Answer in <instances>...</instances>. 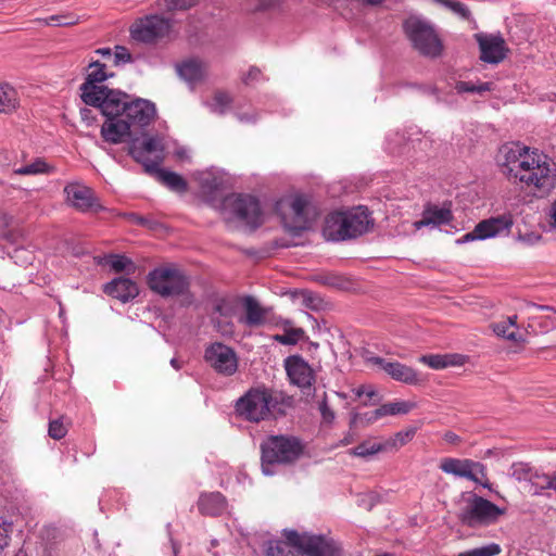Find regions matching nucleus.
<instances>
[{
    "label": "nucleus",
    "mask_w": 556,
    "mask_h": 556,
    "mask_svg": "<svg viewBox=\"0 0 556 556\" xmlns=\"http://www.w3.org/2000/svg\"><path fill=\"white\" fill-rule=\"evenodd\" d=\"M372 224L368 210L358 206L330 213L325 219L323 232L331 241L355 240L368 232Z\"/></svg>",
    "instance_id": "20e7f679"
},
{
    "label": "nucleus",
    "mask_w": 556,
    "mask_h": 556,
    "mask_svg": "<svg viewBox=\"0 0 556 556\" xmlns=\"http://www.w3.org/2000/svg\"><path fill=\"white\" fill-rule=\"evenodd\" d=\"M437 3L444 5L446 9L451 10L454 14L458 15L463 20H470L471 12L469 8L460 2L454 0H433Z\"/></svg>",
    "instance_id": "8fccbe9b"
},
{
    "label": "nucleus",
    "mask_w": 556,
    "mask_h": 556,
    "mask_svg": "<svg viewBox=\"0 0 556 556\" xmlns=\"http://www.w3.org/2000/svg\"><path fill=\"white\" fill-rule=\"evenodd\" d=\"M64 193L66 194L67 203L79 212H99L103 210L92 189L85 185L78 182L68 184L64 188Z\"/></svg>",
    "instance_id": "6ab92c4d"
},
{
    "label": "nucleus",
    "mask_w": 556,
    "mask_h": 556,
    "mask_svg": "<svg viewBox=\"0 0 556 556\" xmlns=\"http://www.w3.org/2000/svg\"><path fill=\"white\" fill-rule=\"evenodd\" d=\"M20 105L17 91L7 83H0V113L10 114Z\"/></svg>",
    "instance_id": "2f4dec72"
},
{
    "label": "nucleus",
    "mask_w": 556,
    "mask_h": 556,
    "mask_svg": "<svg viewBox=\"0 0 556 556\" xmlns=\"http://www.w3.org/2000/svg\"><path fill=\"white\" fill-rule=\"evenodd\" d=\"M108 102L100 109L104 116H121L125 122H129V127L143 128L148 126L154 115L155 106L148 100L131 99L125 92L117 91L109 96Z\"/></svg>",
    "instance_id": "423d86ee"
},
{
    "label": "nucleus",
    "mask_w": 556,
    "mask_h": 556,
    "mask_svg": "<svg viewBox=\"0 0 556 556\" xmlns=\"http://www.w3.org/2000/svg\"><path fill=\"white\" fill-rule=\"evenodd\" d=\"M525 307L534 309L535 313L529 316L528 329L532 332L546 333L556 329V307L541 305L531 301H525Z\"/></svg>",
    "instance_id": "412c9836"
},
{
    "label": "nucleus",
    "mask_w": 556,
    "mask_h": 556,
    "mask_svg": "<svg viewBox=\"0 0 556 556\" xmlns=\"http://www.w3.org/2000/svg\"><path fill=\"white\" fill-rule=\"evenodd\" d=\"M243 314L239 317V324L248 328H258L267 323L271 307L262 306L253 295H244L240 299Z\"/></svg>",
    "instance_id": "5701e85b"
},
{
    "label": "nucleus",
    "mask_w": 556,
    "mask_h": 556,
    "mask_svg": "<svg viewBox=\"0 0 556 556\" xmlns=\"http://www.w3.org/2000/svg\"><path fill=\"white\" fill-rule=\"evenodd\" d=\"M164 144L159 136H151L144 139L141 147L132 141L128 147L129 155L142 164L144 172L153 174L163 161Z\"/></svg>",
    "instance_id": "ddd939ff"
},
{
    "label": "nucleus",
    "mask_w": 556,
    "mask_h": 556,
    "mask_svg": "<svg viewBox=\"0 0 556 556\" xmlns=\"http://www.w3.org/2000/svg\"><path fill=\"white\" fill-rule=\"evenodd\" d=\"M11 531L12 525L0 519V552L9 545Z\"/></svg>",
    "instance_id": "052dcab7"
},
{
    "label": "nucleus",
    "mask_w": 556,
    "mask_h": 556,
    "mask_svg": "<svg viewBox=\"0 0 556 556\" xmlns=\"http://www.w3.org/2000/svg\"><path fill=\"white\" fill-rule=\"evenodd\" d=\"M214 102H215L216 106L219 108L217 110V112L219 114H223L225 112V109L230 104L231 98H230V96L227 92H222L220 91V92H216L215 93Z\"/></svg>",
    "instance_id": "e2e57ef3"
},
{
    "label": "nucleus",
    "mask_w": 556,
    "mask_h": 556,
    "mask_svg": "<svg viewBox=\"0 0 556 556\" xmlns=\"http://www.w3.org/2000/svg\"><path fill=\"white\" fill-rule=\"evenodd\" d=\"M72 426L71 418L61 415L55 419H50L48 427V434L53 440L63 439L67 432L70 427Z\"/></svg>",
    "instance_id": "e433bc0d"
},
{
    "label": "nucleus",
    "mask_w": 556,
    "mask_h": 556,
    "mask_svg": "<svg viewBox=\"0 0 556 556\" xmlns=\"http://www.w3.org/2000/svg\"><path fill=\"white\" fill-rule=\"evenodd\" d=\"M415 433V428H410L405 431H400L395 434V440L400 442V445H405L414 438Z\"/></svg>",
    "instance_id": "69168bd1"
},
{
    "label": "nucleus",
    "mask_w": 556,
    "mask_h": 556,
    "mask_svg": "<svg viewBox=\"0 0 556 556\" xmlns=\"http://www.w3.org/2000/svg\"><path fill=\"white\" fill-rule=\"evenodd\" d=\"M172 30V21L159 14L146 15L130 26V37L138 42L155 43L167 37Z\"/></svg>",
    "instance_id": "9b49d317"
},
{
    "label": "nucleus",
    "mask_w": 556,
    "mask_h": 556,
    "mask_svg": "<svg viewBox=\"0 0 556 556\" xmlns=\"http://www.w3.org/2000/svg\"><path fill=\"white\" fill-rule=\"evenodd\" d=\"M455 90L458 93L472 92L481 94L483 92L492 90V83H481L477 85L471 81L460 80L455 84Z\"/></svg>",
    "instance_id": "de8ad7c7"
},
{
    "label": "nucleus",
    "mask_w": 556,
    "mask_h": 556,
    "mask_svg": "<svg viewBox=\"0 0 556 556\" xmlns=\"http://www.w3.org/2000/svg\"><path fill=\"white\" fill-rule=\"evenodd\" d=\"M535 471L529 463L516 462L510 466L509 475L518 482L528 481L532 484Z\"/></svg>",
    "instance_id": "c9c22d12"
},
{
    "label": "nucleus",
    "mask_w": 556,
    "mask_h": 556,
    "mask_svg": "<svg viewBox=\"0 0 556 556\" xmlns=\"http://www.w3.org/2000/svg\"><path fill=\"white\" fill-rule=\"evenodd\" d=\"M197 505L201 515L217 517L226 510L227 500L220 492H204L200 494Z\"/></svg>",
    "instance_id": "c756f323"
},
{
    "label": "nucleus",
    "mask_w": 556,
    "mask_h": 556,
    "mask_svg": "<svg viewBox=\"0 0 556 556\" xmlns=\"http://www.w3.org/2000/svg\"><path fill=\"white\" fill-rule=\"evenodd\" d=\"M302 303L305 307L312 311H320L325 307V300L318 294L309 290L301 292Z\"/></svg>",
    "instance_id": "09e8293b"
},
{
    "label": "nucleus",
    "mask_w": 556,
    "mask_h": 556,
    "mask_svg": "<svg viewBox=\"0 0 556 556\" xmlns=\"http://www.w3.org/2000/svg\"><path fill=\"white\" fill-rule=\"evenodd\" d=\"M444 357L447 363V367L463 365L465 362V356L460 354H445Z\"/></svg>",
    "instance_id": "338daca9"
},
{
    "label": "nucleus",
    "mask_w": 556,
    "mask_h": 556,
    "mask_svg": "<svg viewBox=\"0 0 556 556\" xmlns=\"http://www.w3.org/2000/svg\"><path fill=\"white\" fill-rule=\"evenodd\" d=\"M103 292L123 303H127L139 295L136 281L126 277H117L103 286Z\"/></svg>",
    "instance_id": "393cba45"
},
{
    "label": "nucleus",
    "mask_w": 556,
    "mask_h": 556,
    "mask_svg": "<svg viewBox=\"0 0 556 556\" xmlns=\"http://www.w3.org/2000/svg\"><path fill=\"white\" fill-rule=\"evenodd\" d=\"M420 361L433 369H443L447 367L444 355H424Z\"/></svg>",
    "instance_id": "6e6d98bb"
},
{
    "label": "nucleus",
    "mask_w": 556,
    "mask_h": 556,
    "mask_svg": "<svg viewBox=\"0 0 556 556\" xmlns=\"http://www.w3.org/2000/svg\"><path fill=\"white\" fill-rule=\"evenodd\" d=\"M311 280L339 291H353L357 287V282L353 278L333 271L314 274L311 276Z\"/></svg>",
    "instance_id": "c85d7f7f"
},
{
    "label": "nucleus",
    "mask_w": 556,
    "mask_h": 556,
    "mask_svg": "<svg viewBox=\"0 0 556 556\" xmlns=\"http://www.w3.org/2000/svg\"><path fill=\"white\" fill-rule=\"evenodd\" d=\"M319 413L321 415V419L326 424H332L334 420V412L329 407L327 402V394L324 393L323 400L319 402L318 405Z\"/></svg>",
    "instance_id": "4d7b16f0"
},
{
    "label": "nucleus",
    "mask_w": 556,
    "mask_h": 556,
    "mask_svg": "<svg viewBox=\"0 0 556 556\" xmlns=\"http://www.w3.org/2000/svg\"><path fill=\"white\" fill-rule=\"evenodd\" d=\"M149 289L164 298H177L184 307L191 306L195 296L191 291L190 277L174 263H165L154 267L147 275Z\"/></svg>",
    "instance_id": "f257e3e1"
},
{
    "label": "nucleus",
    "mask_w": 556,
    "mask_h": 556,
    "mask_svg": "<svg viewBox=\"0 0 556 556\" xmlns=\"http://www.w3.org/2000/svg\"><path fill=\"white\" fill-rule=\"evenodd\" d=\"M384 448V445L381 443H371L369 441H364L354 448L350 450L349 453L353 456L366 458L368 456L375 455L383 451Z\"/></svg>",
    "instance_id": "a18cd8bd"
},
{
    "label": "nucleus",
    "mask_w": 556,
    "mask_h": 556,
    "mask_svg": "<svg viewBox=\"0 0 556 556\" xmlns=\"http://www.w3.org/2000/svg\"><path fill=\"white\" fill-rule=\"evenodd\" d=\"M291 405V399L281 393L267 389H250L236 403V412L243 419L260 422L270 416L285 415L286 407Z\"/></svg>",
    "instance_id": "7ed1b4c3"
},
{
    "label": "nucleus",
    "mask_w": 556,
    "mask_h": 556,
    "mask_svg": "<svg viewBox=\"0 0 556 556\" xmlns=\"http://www.w3.org/2000/svg\"><path fill=\"white\" fill-rule=\"evenodd\" d=\"M513 227V219L510 215H498L479 222L473 230L468 231L456 243H468L475 240H486L493 238L506 237Z\"/></svg>",
    "instance_id": "f8f14e48"
},
{
    "label": "nucleus",
    "mask_w": 556,
    "mask_h": 556,
    "mask_svg": "<svg viewBox=\"0 0 556 556\" xmlns=\"http://www.w3.org/2000/svg\"><path fill=\"white\" fill-rule=\"evenodd\" d=\"M106 263L116 273L127 271V274H132L136 270L134 262L125 255H110Z\"/></svg>",
    "instance_id": "79ce46f5"
},
{
    "label": "nucleus",
    "mask_w": 556,
    "mask_h": 556,
    "mask_svg": "<svg viewBox=\"0 0 556 556\" xmlns=\"http://www.w3.org/2000/svg\"><path fill=\"white\" fill-rule=\"evenodd\" d=\"M24 233L18 223L7 214H0V241L14 243L23 240Z\"/></svg>",
    "instance_id": "7c9ffc66"
},
{
    "label": "nucleus",
    "mask_w": 556,
    "mask_h": 556,
    "mask_svg": "<svg viewBox=\"0 0 556 556\" xmlns=\"http://www.w3.org/2000/svg\"><path fill=\"white\" fill-rule=\"evenodd\" d=\"M416 407L415 403L407 401H397L387 403L375 409L372 418H381L388 415H405Z\"/></svg>",
    "instance_id": "72a5a7b5"
},
{
    "label": "nucleus",
    "mask_w": 556,
    "mask_h": 556,
    "mask_svg": "<svg viewBox=\"0 0 556 556\" xmlns=\"http://www.w3.org/2000/svg\"><path fill=\"white\" fill-rule=\"evenodd\" d=\"M531 151L528 147L521 146L519 142H511L504 144L500 149L498 162L502 167L503 174L507 176L509 180H513L519 172V165L522 162H527V156L531 155Z\"/></svg>",
    "instance_id": "a211bd4d"
},
{
    "label": "nucleus",
    "mask_w": 556,
    "mask_h": 556,
    "mask_svg": "<svg viewBox=\"0 0 556 556\" xmlns=\"http://www.w3.org/2000/svg\"><path fill=\"white\" fill-rule=\"evenodd\" d=\"M214 313L219 314L220 317H231L235 313L233 305L226 299H219L214 304Z\"/></svg>",
    "instance_id": "5fc2aeb1"
},
{
    "label": "nucleus",
    "mask_w": 556,
    "mask_h": 556,
    "mask_svg": "<svg viewBox=\"0 0 556 556\" xmlns=\"http://www.w3.org/2000/svg\"><path fill=\"white\" fill-rule=\"evenodd\" d=\"M303 442L294 435H268L261 443L262 471L266 476L274 475L275 465H291L304 453Z\"/></svg>",
    "instance_id": "0eeeda50"
},
{
    "label": "nucleus",
    "mask_w": 556,
    "mask_h": 556,
    "mask_svg": "<svg viewBox=\"0 0 556 556\" xmlns=\"http://www.w3.org/2000/svg\"><path fill=\"white\" fill-rule=\"evenodd\" d=\"M214 328L222 334H232L235 330L233 323L222 318L212 317Z\"/></svg>",
    "instance_id": "bf43d9fd"
},
{
    "label": "nucleus",
    "mask_w": 556,
    "mask_h": 556,
    "mask_svg": "<svg viewBox=\"0 0 556 556\" xmlns=\"http://www.w3.org/2000/svg\"><path fill=\"white\" fill-rule=\"evenodd\" d=\"M178 75L188 83H197L204 76L203 64L198 60H188L177 65Z\"/></svg>",
    "instance_id": "473e14b6"
},
{
    "label": "nucleus",
    "mask_w": 556,
    "mask_h": 556,
    "mask_svg": "<svg viewBox=\"0 0 556 556\" xmlns=\"http://www.w3.org/2000/svg\"><path fill=\"white\" fill-rule=\"evenodd\" d=\"M205 361L220 375L232 376L238 369V358L235 351L223 344L213 343L205 350Z\"/></svg>",
    "instance_id": "2eb2a0df"
},
{
    "label": "nucleus",
    "mask_w": 556,
    "mask_h": 556,
    "mask_svg": "<svg viewBox=\"0 0 556 556\" xmlns=\"http://www.w3.org/2000/svg\"><path fill=\"white\" fill-rule=\"evenodd\" d=\"M197 180L203 193L211 194L216 191L220 186V180L212 173L203 172L198 174Z\"/></svg>",
    "instance_id": "49530a36"
},
{
    "label": "nucleus",
    "mask_w": 556,
    "mask_h": 556,
    "mask_svg": "<svg viewBox=\"0 0 556 556\" xmlns=\"http://www.w3.org/2000/svg\"><path fill=\"white\" fill-rule=\"evenodd\" d=\"M198 0H157L156 5L165 12L184 11L191 9Z\"/></svg>",
    "instance_id": "c03bdc74"
},
{
    "label": "nucleus",
    "mask_w": 556,
    "mask_h": 556,
    "mask_svg": "<svg viewBox=\"0 0 556 556\" xmlns=\"http://www.w3.org/2000/svg\"><path fill=\"white\" fill-rule=\"evenodd\" d=\"M285 368L290 381L302 390L311 389L315 381L313 368L300 355H291L285 359Z\"/></svg>",
    "instance_id": "4be33fe9"
},
{
    "label": "nucleus",
    "mask_w": 556,
    "mask_h": 556,
    "mask_svg": "<svg viewBox=\"0 0 556 556\" xmlns=\"http://www.w3.org/2000/svg\"><path fill=\"white\" fill-rule=\"evenodd\" d=\"M132 61L131 53L129 50L124 46H116L115 52H114V64H125L130 63Z\"/></svg>",
    "instance_id": "13d9d810"
},
{
    "label": "nucleus",
    "mask_w": 556,
    "mask_h": 556,
    "mask_svg": "<svg viewBox=\"0 0 556 556\" xmlns=\"http://www.w3.org/2000/svg\"><path fill=\"white\" fill-rule=\"evenodd\" d=\"M475 39L480 49V59L490 64L501 63L509 51L505 39L500 34H475Z\"/></svg>",
    "instance_id": "f3484780"
},
{
    "label": "nucleus",
    "mask_w": 556,
    "mask_h": 556,
    "mask_svg": "<svg viewBox=\"0 0 556 556\" xmlns=\"http://www.w3.org/2000/svg\"><path fill=\"white\" fill-rule=\"evenodd\" d=\"M439 468L447 475L465 478L480 483L483 486H489L488 483H483L478 476L480 475L481 478L488 480L485 466L482 463L469 458L446 457L441 460Z\"/></svg>",
    "instance_id": "4468645a"
},
{
    "label": "nucleus",
    "mask_w": 556,
    "mask_h": 556,
    "mask_svg": "<svg viewBox=\"0 0 556 556\" xmlns=\"http://www.w3.org/2000/svg\"><path fill=\"white\" fill-rule=\"evenodd\" d=\"M491 328L497 337L505 338L515 343H525L526 342V339L523 338L522 334H520L516 331H509V328H511V327L506 325V321H504V320L498 321V323H493L491 325Z\"/></svg>",
    "instance_id": "37998d69"
},
{
    "label": "nucleus",
    "mask_w": 556,
    "mask_h": 556,
    "mask_svg": "<svg viewBox=\"0 0 556 556\" xmlns=\"http://www.w3.org/2000/svg\"><path fill=\"white\" fill-rule=\"evenodd\" d=\"M224 222L230 227L254 231L264 223L260 200L247 193H231L215 205Z\"/></svg>",
    "instance_id": "f03ea898"
},
{
    "label": "nucleus",
    "mask_w": 556,
    "mask_h": 556,
    "mask_svg": "<svg viewBox=\"0 0 556 556\" xmlns=\"http://www.w3.org/2000/svg\"><path fill=\"white\" fill-rule=\"evenodd\" d=\"M153 174H155L161 182L168 187L170 190L179 193L187 191V181L177 173L157 167Z\"/></svg>",
    "instance_id": "f704fd0d"
},
{
    "label": "nucleus",
    "mask_w": 556,
    "mask_h": 556,
    "mask_svg": "<svg viewBox=\"0 0 556 556\" xmlns=\"http://www.w3.org/2000/svg\"><path fill=\"white\" fill-rule=\"evenodd\" d=\"M539 355H543L545 359L556 358V346H544L538 350Z\"/></svg>",
    "instance_id": "774afa93"
},
{
    "label": "nucleus",
    "mask_w": 556,
    "mask_h": 556,
    "mask_svg": "<svg viewBox=\"0 0 556 556\" xmlns=\"http://www.w3.org/2000/svg\"><path fill=\"white\" fill-rule=\"evenodd\" d=\"M453 218V214L447 206H438L428 204L421 215V218L414 223L416 229L421 227H437L440 225L448 224Z\"/></svg>",
    "instance_id": "cd10ccee"
},
{
    "label": "nucleus",
    "mask_w": 556,
    "mask_h": 556,
    "mask_svg": "<svg viewBox=\"0 0 556 556\" xmlns=\"http://www.w3.org/2000/svg\"><path fill=\"white\" fill-rule=\"evenodd\" d=\"M374 413H375V410L367 412L365 414H358V413L353 414L352 418H351V421H350V426L352 427V426H355L357 424H364L365 426H367L369 424L375 422L379 418H372L374 417L372 416Z\"/></svg>",
    "instance_id": "680f3d73"
},
{
    "label": "nucleus",
    "mask_w": 556,
    "mask_h": 556,
    "mask_svg": "<svg viewBox=\"0 0 556 556\" xmlns=\"http://www.w3.org/2000/svg\"><path fill=\"white\" fill-rule=\"evenodd\" d=\"M285 536L286 541L268 542L267 556H303L305 554V544L309 535H301L295 530H290L285 532Z\"/></svg>",
    "instance_id": "aec40b11"
},
{
    "label": "nucleus",
    "mask_w": 556,
    "mask_h": 556,
    "mask_svg": "<svg viewBox=\"0 0 556 556\" xmlns=\"http://www.w3.org/2000/svg\"><path fill=\"white\" fill-rule=\"evenodd\" d=\"M307 556H342V546L334 539L327 535H309L305 544Z\"/></svg>",
    "instance_id": "a878e982"
},
{
    "label": "nucleus",
    "mask_w": 556,
    "mask_h": 556,
    "mask_svg": "<svg viewBox=\"0 0 556 556\" xmlns=\"http://www.w3.org/2000/svg\"><path fill=\"white\" fill-rule=\"evenodd\" d=\"M262 77V72L256 66H251L247 74L242 76V81L245 85H250L254 81H258Z\"/></svg>",
    "instance_id": "0e129e2a"
},
{
    "label": "nucleus",
    "mask_w": 556,
    "mask_h": 556,
    "mask_svg": "<svg viewBox=\"0 0 556 556\" xmlns=\"http://www.w3.org/2000/svg\"><path fill=\"white\" fill-rule=\"evenodd\" d=\"M526 159L513 181L533 191L548 193L556 185V164L536 149Z\"/></svg>",
    "instance_id": "39448f33"
},
{
    "label": "nucleus",
    "mask_w": 556,
    "mask_h": 556,
    "mask_svg": "<svg viewBox=\"0 0 556 556\" xmlns=\"http://www.w3.org/2000/svg\"><path fill=\"white\" fill-rule=\"evenodd\" d=\"M288 215H283L282 222L290 232L298 235L301 230L308 227L311 219V202L307 197L300 194L292 198Z\"/></svg>",
    "instance_id": "dca6fc26"
},
{
    "label": "nucleus",
    "mask_w": 556,
    "mask_h": 556,
    "mask_svg": "<svg viewBox=\"0 0 556 556\" xmlns=\"http://www.w3.org/2000/svg\"><path fill=\"white\" fill-rule=\"evenodd\" d=\"M501 553L500 545L492 543L486 546L462 552L456 556H495Z\"/></svg>",
    "instance_id": "3c124183"
},
{
    "label": "nucleus",
    "mask_w": 556,
    "mask_h": 556,
    "mask_svg": "<svg viewBox=\"0 0 556 556\" xmlns=\"http://www.w3.org/2000/svg\"><path fill=\"white\" fill-rule=\"evenodd\" d=\"M504 514L505 510L491 501L473 494L467 501V505L458 511L457 519L464 526L476 528L494 523Z\"/></svg>",
    "instance_id": "1a4fd4ad"
},
{
    "label": "nucleus",
    "mask_w": 556,
    "mask_h": 556,
    "mask_svg": "<svg viewBox=\"0 0 556 556\" xmlns=\"http://www.w3.org/2000/svg\"><path fill=\"white\" fill-rule=\"evenodd\" d=\"M34 22L45 26H72L78 23V17L74 14H55L47 18H36Z\"/></svg>",
    "instance_id": "a19ab883"
},
{
    "label": "nucleus",
    "mask_w": 556,
    "mask_h": 556,
    "mask_svg": "<svg viewBox=\"0 0 556 556\" xmlns=\"http://www.w3.org/2000/svg\"><path fill=\"white\" fill-rule=\"evenodd\" d=\"M52 170H53V167H51L49 164H47L43 159L37 157L30 164H27V165H24V166H21V167L14 169V173L16 175L27 176V175L49 174Z\"/></svg>",
    "instance_id": "ea45409f"
},
{
    "label": "nucleus",
    "mask_w": 556,
    "mask_h": 556,
    "mask_svg": "<svg viewBox=\"0 0 556 556\" xmlns=\"http://www.w3.org/2000/svg\"><path fill=\"white\" fill-rule=\"evenodd\" d=\"M403 29L415 50L425 56L435 58L441 54L442 42L433 26L418 16H409Z\"/></svg>",
    "instance_id": "6e6552de"
},
{
    "label": "nucleus",
    "mask_w": 556,
    "mask_h": 556,
    "mask_svg": "<svg viewBox=\"0 0 556 556\" xmlns=\"http://www.w3.org/2000/svg\"><path fill=\"white\" fill-rule=\"evenodd\" d=\"M4 253L20 266L31 264L33 254L26 245H3Z\"/></svg>",
    "instance_id": "4c0bfd02"
},
{
    "label": "nucleus",
    "mask_w": 556,
    "mask_h": 556,
    "mask_svg": "<svg viewBox=\"0 0 556 556\" xmlns=\"http://www.w3.org/2000/svg\"><path fill=\"white\" fill-rule=\"evenodd\" d=\"M501 553L500 545L492 543L486 546L462 552L456 556H495Z\"/></svg>",
    "instance_id": "603ef678"
},
{
    "label": "nucleus",
    "mask_w": 556,
    "mask_h": 556,
    "mask_svg": "<svg viewBox=\"0 0 556 556\" xmlns=\"http://www.w3.org/2000/svg\"><path fill=\"white\" fill-rule=\"evenodd\" d=\"M532 486L533 495H541L545 490L556 491V475L544 473L536 469Z\"/></svg>",
    "instance_id": "58836bf2"
},
{
    "label": "nucleus",
    "mask_w": 556,
    "mask_h": 556,
    "mask_svg": "<svg viewBox=\"0 0 556 556\" xmlns=\"http://www.w3.org/2000/svg\"><path fill=\"white\" fill-rule=\"evenodd\" d=\"M106 121L101 127V137L105 142L118 144L130 136L129 122H125L121 116H105Z\"/></svg>",
    "instance_id": "bb28decb"
},
{
    "label": "nucleus",
    "mask_w": 556,
    "mask_h": 556,
    "mask_svg": "<svg viewBox=\"0 0 556 556\" xmlns=\"http://www.w3.org/2000/svg\"><path fill=\"white\" fill-rule=\"evenodd\" d=\"M367 361L374 365L379 366L396 381H401L407 384H416L419 381L417 372L412 367L399 362H388L379 356L368 357Z\"/></svg>",
    "instance_id": "b1692460"
},
{
    "label": "nucleus",
    "mask_w": 556,
    "mask_h": 556,
    "mask_svg": "<svg viewBox=\"0 0 556 556\" xmlns=\"http://www.w3.org/2000/svg\"><path fill=\"white\" fill-rule=\"evenodd\" d=\"M302 334H303L302 329H291V330L286 331L282 334H275L274 340L283 345H294L299 342Z\"/></svg>",
    "instance_id": "864d4df0"
},
{
    "label": "nucleus",
    "mask_w": 556,
    "mask_h": 556,
    "mask_svg": "<svg viewBox=\"0 0 556 556\" xmlns=\"http://www.w3.org/2000/svg\"><path fill=\"white\" fill-rule=\"evenodd\" d=\"M89 67L91 71L88 73L86 81L80 86V97L87 105L101 109L104 102H108L109 96L116 93L118 90L109 89L101 85L108 78L104 71L105 65L97 61L91 63Z\"/></svg>",
    "instance_id": "9d476101"
}]
</instances>
